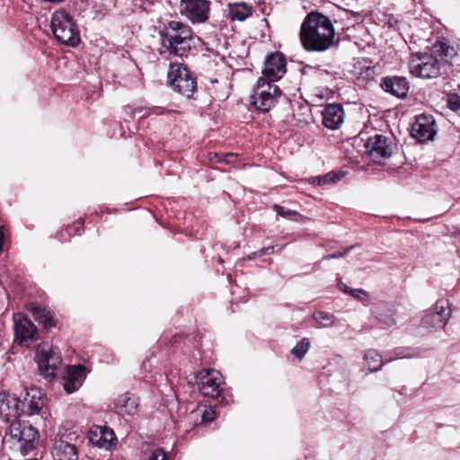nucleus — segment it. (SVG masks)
Wrapping results in <instances>:
<instances>
[{"label":"nucleus","instance_id":"obj_35","mask_svg":"<svg viewBox=\"0 0 460 460\" xmlns=\"http://www.w3.org/2000/svg\"><path fill=\"white\" fill-rule=\"evenodd\" d=\"M350 296L360 301H367L369 298L367 292L362 288L350 289Z\"/></svg>","mask_w":460,"mask_h":460},{"label":"nucleus","instance_id":"obj_23","mask_svg":"<svg viewBox=\"0 0 460 460\" xmlns=\"http://www.w3.org/2000/svg\"><path fill=\"white\" fill-rule=\"evenodd\" d=\"M372 314L380 323L386 327H392L396 323L394 310L385 303L376 305L372 309Z\"/></svg>","mask_w":460,"mask_h":460},{"label":"nucleus","instance_id":"obj_40","mask_svg":"<svg viewBox=\"0 0 460 460\" xmlns=\"http://www.w3.org/2000/svg\"><path fill=\"white\" fill-rule=\"evenodd\" d=\"M339 287H340V289H341L342 292H344V293H346V294H349V295H350V289H351V288H350L349 287L346 286L344 283H341V284H339Z\"/></svg>","mask_w":460,"mask_h":460},{"label":"nucleus","instance_id":"obj_1","mask_svg":"<svg viewBox=\"0 0 460 460\" xmlns=\"http://www.w3.org/2000/svg\"><path fill=\"white\" fill-rule=\"evenodd\" d=\"M335 30L330 18L318 12L309 13L302 22L300 41L308 52H323L334 45Z\"/></svg>","mask_w":460,"mask_h":460},{"label":"nucleus","instance_id":"obj_21","mask_svg":"<svg viewBox=\"0 0 460 460\" xmlns=\"http://www.w3.org/2000/svg\"><path fill=\"white\" fill-rule=\"evenodd\" d=\"M89 439L93 445L105 449H111L117 441L116 435L111 429L100 426L90 431Z\"/></svg>","mask_w":460,"mask_h":460},{"label":"nucleus","instance_id":"obj_43","mask_svg":"<svg viewBox=\"0 0 460 460\" xmlns=\"http://www.w3.org/2000/svg\"><path fill=\"white\" fill-rule=\"evenodd\" d=\"M453 236L460 240V229L453 234Z\"/></svg>","mask_w":460,"mask_h":460},{"label":"nucleus","instance_id":"obj_33","mask_svg":"<svg viewBox=\"0 0 460 460\" xmlns=\"http://www.w3.org/2000/svg\"><path fill=\"white\" fill-rule=\"evenodd\" d=\"M194 413L197 416L201 417L202 423L210 422V421L214 420V419H215V411L211 407H209V408L204 407L202 409L199 408L197 411H194Z\"/></svg>","mask_w":460,"mask_h":460},{"label":"nucleus","instance_id":"obj_3","mask_svg":"<svg viewBox=\"0 0 460 460\" xmlns=\"http://www.w3.org/2000/svg\"><path fill=\"white\" fill-rule=\"evenodd\" d=\"M39 441V431L27 421H13L8 432L3 438L4 447L22 456L28 455L36 448Z\"/></svg>","mask_w":460,"mask_h":460},{"label":"nucleus","instance_id":"obj_29","mask_svg":"<svg viewBox=\"0 0 460 460\" xmlns=\"http://www.w3.org/2000/svg\"><path fill=\"white\" fill-rule=\"evenodd\" d=\"M313 318L319 327L332 326L336 320L332 314L323 311L315 312Z\"/></svg>","mask_w":460,"mask_h":460},{"label":"nucleus","instance_id":"obj_38","mask_svg":"<svg viewBox=\"0 0 460 460\" xmlns=\"http://www.w3.org/2000/svg\"><path fill=\"white\" fill-rule=\"evenodd\" d=\"M148 460H168L165 452L162 448L155 449Z\"/></svg>","mask_w":460,"mask_h":460},{"label":"nucleus","instance_id":"obj_32","mask_svg":"<svg viewBox=\"0 0 460 460\" xmlns=\"http://www.w3.org/2000/svg\"><path fill=\"white\" fill-rule=\"evenodd\" d=\"M119 402H123L122 406L125 408L126 412L129 415H133L137 412L138 402L137 399L131 398L126 394L122 395Z\"/></svg>","mask_w":460,"mask_h":460},{"label":"nucleus","instance_id":"obj_17","mask_svg":"<svg viewBox=\"0 0 460 460\" xmlns=\"http://www.w3.org/2000/svg\"><path fill=\"white\" fill-rule=\"evenodd\" d=\"M181 13L192 22H203L208 18L209 2L207 0H182Z\"/></svg>","mask_w":460,"mask_h":460},{"label":"nucleus","instance_id":"obj_22","mask_svg":"<svg viewBox=\"0 0 460 460\" xmlns=\"http://www.w3.org/2000/svg\"><path fill=\"white\" fill-rule=\"evenodd\" d=\"M322 115L324 127L333 130L343 122L344 111L341 104L331 103L325 106Z\"/></svg>","mask_w":460,"mask_h":460},{"label":"nucleus","instance_id":"obj_14","mask_svg":"<svg viewBox=\"0 0 460 460\" xmlns=\"http://www.w3.org/2000/svg\"><path fill=\"white\" fill-rule=\"evenodd\" d=\"M286 58L280 52L270 54L264 62L262 70L263 78L270 82H276L286 74Z\"/></svg>","mask_w":460,"mask_h":460},{"label":"nucleus","instance_id":"obj_42","mask_svg":"<svg viewBox=\"0 0 460 460\" xmlns=\"http://www.w3.org/2000/svg\"><path fill=\"white\" fill-rule=\"evenodd\" d=\"M147 109L145 108V107H137L135 108L133 111H132V113L133 114H137V113H142L143 111H146Z\"/></svg>","mask_w":460,"mask_h":460},{"label":"nucleus","instance_id":"obj_2","mask_svg":"<svg viewBox=\"0 0 460 460\" xmlns=\"http://www.w3.org/2000/svg\"><path fill=\"white\" fill-rule=\"evenodd\" d=\"M161 55L187 58L195 49L196 39L191 29L179 21H170L158 30Z\"/></svg>","mask_w":460,"mask_h":460},{"label":"nucleus","instance_id":"obj_9","mask_svg":"<svg viewBox=\"0 0 460 460\" xmlns=\"http://www.w3.org/2000/svg\"><path fill=\"white\" fill-rule=\"evenodd\" d=\"M14 341L24 347H29L37 340V328L34 323L22 313L13 314Z\"/></svg>","mask_w":460,"mask_h":460},{"label":"nucleus","instance_id":"obj_6","mask_svg":"<svg viewBox=\"0 0 460 460\" xmlns=\"http://www.w3.org/2000/svg\"><path fill=\"white\" fill-rule=\"evenodd\" d=\"M263 77L257 81L253 93L251 95V102L257 111L261 112L270 111L279 102L281 90Z\"/></svg>","mask_w":460,"mask_h":460},{"label":"nucleus","instance_id":"obj_44","mask_svg":"<svg viewBox=\"0 0 460 460\" xmlns=\"http://www.w3.org/2000/svg\"><path fill=\"white\" fill-rule=\"evenodd\" d=\"M146 116H148V112H147V111H146L145 113H143V114L141 115V118H145V117H146Z\"/></svg>","mask_w":460,"mask_h":460},{"label":"nucleus","instance_id":"obj_15","mask_svg":"<svg viewBox=\"0 0 460 460\" xmlns=\"http://www.w3.org/2000/svg\"><path fill=\"white\" fill-rule=\"evenodd\" d=\"M37 362L40 374L48 377L54 376V371L61 363V357L59 352L52 348L40 347L37 349Z\"/></svg>","mask_w":460,"mask_h":460},{"label":"nucleus","instance_id":"obj_5","mask_svg":"<svg viewBox=\"0 0 460 460\" xmlns=\"http://www.w3.org/2000/svg\"><path fill=\"white\" fill-rule=\"evenodd\" d=\"M50 28L55 38L62 44L75 47L80 41L79 31L74 18L64 9L53 13Z\"/></svg>","mask_w":460,"mask_h":460},{"label":"nucleus","instance_id":"obj_16","mask_svg":"<svg viewBox=\"0 0 460 460\" xmlns=\"http://www.w3.org/2000/svg\"><path fill=\"white\" fill-rule=\"evenodd\" d=\"M411 134L419 142L433 139L436 135L434 118L431 115L425 114L417 116L411 126Z\"/></svg>","mask_w":460,"mask_h":460},{"label":"nucleus","instance_id":"obj_18","mask_svg":"<svg viewBox=\"0 0 460 460\" xmlns=\"http://www.w3.org/2000/svg\"><path fill=\"white\" fill-rule=\"evenodd\" d=\"M22 402V409H24L22 411L23 415L32 416V415H43V407L45 406V398L43 394L38 388H31L26 392V395L23 398Z\"/></svg>","mask_w":460,"mask_h":460},{"label":"nucleus","instance_id":"obj_7","mask_svg":"<svg viewBox=\"0 0 460 460\" xmlns=\"http://www.w3.org/2000/svg\"><path fill=\"white\" fill-rule=\"evenodd\" d=\"M442 63L428 53L415 54L410 61L411 73L418 77L435 78L440 75Z\"/></svg>","mask_w":460,"mask_h":460},{"label":"nucleus","instance_id":"obj_13","mask_svg":"<svg viewBox=\"0 0 460 460\" xmlns=\"http://www.w3.org/2000/svg\"><path fill=\"white\" fill-rule=\"evenodd\" d=\"M21 400L9 393H0V419L3 421H17V418L22 415Z\"/></svg>","mask_w":460,"mask_h":460},{"label":"nucleus","instance_id":"obj_12","mask_svg":"<svg viewBox=\"0 0 460 460\" xmlns=\"http://www.w3.org/2000/svg\"><path fill=\"white\" fill-rule=\"evenodd\" d=\"M365 147L370 158L377 164L389 158L393 153L389 138L380 134L369 137L365 144Z\"/></svg>","mask_w":460,"mask_h":460},{"label":"nucleus","instance_id":"obj_34","mask_svg":"<svg viewBox=\"0 0 460 460\" xmlns=\"http://www.w3.org/2000/svg\"><path fill=\"white\" fill-rule=\"evenodd\" d=\"M274 209L278 216L286 218H291V217H302V216L295 210L287 209L279 205H275Z\"/></svg>","mask_w":460,"mask_h":460},{"label":"nucleus","instance_id":"obj_39","mask_svg":"<svg viewBox=\"0 0 460 460\" xmlns=\"http://www.w3.org/2000/svg\"><path fill=\"white\" fill-rule=\"evenodd\" d=\"M264 254L263 253H261V249L256 251V252H251L248 256H247V260L249 261H252V260H255L259 257H261L263 256Z\"/></svg>","mask_w":460,"mask_h":460},{"label":"nucleus","instance_id":"obj_30","mask_svg":"<svg viewBox=\"0 0 460 460\" xmlns=\"http://www.w3.org/2000/svg\"><path fill=\"white\" fill-rule=\"evenodd\" d=\"M341 178L333 172H328L324 175H320L312 178L311 183L318 186H325L331 183H335Z\"/></svg>","mask_w":460,"mask_h":460},{"label":"nucleus","instance_id":"obj_28","mask_svg":"<svg viewBox=\"0 0 460 460\" xmlns=\"http://www.w3.org/2000/svg\"><path fill=\"white\" fill-rule=\"evenodd\" d=\"M393 357L390 358L386 362L392 361L394 359L398 358H413L420 356V352L418 349L405 347V348H397L392 351Z\"/></svg>","mask_w":460,"mask_h":460},{"label":"nucleus","instance_id":"obj_4","mask_svg":"<svg viewBox=\"0 0 460 460\" xmlns=\"http://www.w3.org/2000/svg\"><path fill=\"white\" fill-rule=\"evenodd\" d=\"M169 85L172 90L187 99H195L198 90L195 75L181 63H171L167 74Z\"/></svg>","mask_w":460,"mask_h":460},{"label":"nucleus","instance_id":"obj_11","mask_svg":"<svg viewBox=\"0 0 460 460\" xmlns=\"http://www.w3.org/2000/svg\"><path fill=\"white\" fill-rule=\"evenodd\" d=\"M71 440V433L58 432L57 434L51 448V456L54 460H78L77 448Z\"/></svg>","mask_w":460,"mask_h":460},{"label":"nucleus","instance_id":"obj_24","mask_svg":"<svg viewBox=\"0 0 460 460\" xmlns=\"http://www.w3.org/2000/svg\"><path fill=\"white\" fill-rule=\"evenodd\" d=\"M31 312L34 320L44 328L49 329L56 325L54 314L47 307L40 305H33L31 307Z\"/></svg>","mask_w":460,"mask_h":460},{"label":"nucleus","instance_id":"obj_25","mask_svg":"<svg viewBox=\"0 0 460 460\" xmlns=\"http://www.w3.org/2000/svg\"><path fill=\"white\" fill-rule=\"evenodd\" d=\"M364 359L370 372H376L385 364L381 355L376 349H367L365 352Z\"/></svg>","mask_w":460,"mask_h":460},{"label":"nucleus","instance_id":"obj_10","mask_svg":"<svg viewBox=\"0 0 460 460\" xmlns=\"http://www.w3.org/2000/svg\"><path fill=\"white\" fill-rule=\"evenodd\" d=\"M222 375L215 369H204L198 376V387L206 397L216 398L221 393Z\"/></svg>","mask_w":460,"mask_h":460},{"label":"nucleus","instance_id":"obj_8","mask_svg":"<svg viewBox=\"0 0 460 460\" xmlns=\"http://www.w3.org/2000/svg\"><path fill=\"white\" fill-rule=\"evenodd\" d=\"M451 317L450 304L447 299H438L431 311L426 312L421 319V326L437 331L443 329Z\"/></svg>","mask_w":460,"mask_h":460},{"label":"nucleus","instance_id":"obj_41","mask_svg":"<svg viewBox=\"0 0 460 460\" xmlns=\"http://www.w3.org/2000/svg\"><path fill=\"white\" fill-rule=\"evenodd\" d=\"M233 157H234V155H233V154H226V155H224L223 160H221V159H219V158H218V161H219V162H220V161H223V162H224V163H226V164H229V163H231V159H230V158H233Z\"/></svg>","mask_w":460,"mask_h":460},{"label":"nucleus","instance_id":"obj_37","mask_svg":"<svg viewBox=\"0 0 460 460\" xmlns=\"http://www.w3.org/2000/svg\"><path fill=\"white\" fill-rule=\"evenodd\" d=\"M283 247L284 246L280 245V244H275V245H270L268 247H263L261 249V253H263L264 255H266V254H272V253L279 252L283 249Z\"/></svg>","mask_w":460,"mask_h":460},{"label":"nucleus","instance_id":"obj_20","mask_svg":"<svg viewBox=\"0 0 460 460\" xmlns=\"http://www.w3.org/2000/svg\"><path fill=\"white\" fill-rule=\"evenodd\" d=\"M382 89L397 97L404 98L410 89L409 82L404 76H385L381 81Z\"/></svg>","mask_w":460,"mask_h":460},{"label":"nucleus","instance_id":"obj_19","mask_svg":"<svg viewBox=\"0 0 460 460\" xmlns=\"http://www.w3.org/2000/svg\"><path fill=\"white\" fill-rule=\"evenodd\" d=\"M86 377L85 367L77 366H68L66 374L63 376V388L66 394H73L83 385Z\"/></svg>","mask_w":460,"mask_h":460},{"label":"nucleus","instance_id":"obj_36","mask_svg":"<svg viewBox=\"0 0 460 460\" xmlns=\"http://www.w3.org/2000/svg\"><path fill=\"white\" fill-rule=\"evenodd\" d=\"M354 248V245H350L347 248H345L342 252H337L334 253L328 254L323 257L324 260H332V259H338L346 256L349 251H351Z\"/></svg>","mask_w":460,"mask_h":460},{"label":"nucleus","instance_id":"obj_27","mask_svg":"<svg viewBox=\"0 0 460 460\" xmlns=\"http://www.w3.org/2000/svg\"><path fill=\"white\" fill-rule=\"evenodd\" d=\"M434 49L435 52L447 63H452L456 56V49L446 42L435 45Z\"/></svg>","mask_w":460,"mask_h":460},{"label":"nucleus","instance_id":"obj_26","mask_svg":"<svg viewBox=\"0 0 460 460\" xmlns=\"http://www.w3.org/2000/svg\"><path fill=\"white\" fill-rule=\"evenodd\" d=\"M251 13V9L244 3H235L229 5L228 15L233 21H244Z\"/></svg>","mask_w":460,"mask_h":460},{"label":"nucleus","instance_id":"obj_31","mask_svg":"<svg viewBox=\"0 0 460 460\" xmlns=\"http://www.w3.org/2000/svg\"><path fill=\"white\" fill-rule=\"evenodd\" d=\"M310 348V340L303 338L292 349L291 354L298 359H303Z\"/></svg>","mask_w":460,"mask_h":460}]
</instances>
